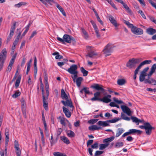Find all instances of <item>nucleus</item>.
I'll return each instance as SVG.
<instances>
[{"label":"nucleus","mask_w":156,"mask_h":156,"mask_svg":"<svg viewBox=\"0 0 156 156\" xmlns=\"http://www.w3.org/2000/svg\"><path fill=\"white\" fill-rule=\"evenodd\" d=\"M141 61L140 58L131 59L126 63V66L130 69H134L136 67V64L139 63Z\"/></svg>","instance_id":"nucleus-3"},{"label":"nucleus","mask_w":156,"mask_h":156,"mask_svg":"<svg viewBox=\"0 0 156 156\" xmlns=\"http://www.w3.org/2000/svg\"><path fill=\"white\" fill-rule=\"evenodd\" d=\"M51 145L52 146L56 142V141L57 140V138L56 137H51Z\"/></svg>","instance_id":"nucleus-42"},{"label":"nucleus","mask_w":156,"mask_h":156,"mask_svg":"<svg viewBox=\"0 0 156 156\" xmlns=\"http://www.w3.org/2000/svg\"><path fill=\"white\" fill-rule=\"evenodd\" d=\"M43 97V105L44 108L47 110L48 109V97L44 94V93L42 94Z\"/></svg>","instance_id":"nucleus-17"},{"label":"nucleus","mask_w":156,"mask_h":156,"mask_svg":"<svg viewBox=\"0 0 156 156\" xmlns=\"http://www.w3.org/2000/svg\"><path fill=\"white\" fill-rule=\"evenodd\" d=\"M20 94V92L19 91H16L15 92V93L12 95V97L14 98H16L19 96Z\"/></svg>","instance_id":"nucleus-44"},{"label":"nucleus","mask_w":156,"mask_h":156,"mask_svg":"<svg viewBox=\"0 0 156 156\" xmlns=\"http://www.w3.org/2000/svg\"><path fill=\"white\" fill-rule=\"evenodd\" d=\"M138 12L142 16L143 18H144V19H146V17L145 15L144 14L142 10H140L138 11Z\"/></svg>","instance_id":"nucleus-63"},{"label":"nucleus","mask_w":156,"mask_h":156,"mask_svg":"<svg viewBox=\"0 0 156 156\" xmlns=\"http://www.w3.org/2000/svg\"><path fill=\"white\" fill-rule=\"evenodd\" d=\"M30 26V25L29 24H28L27 26H26V27H25L26 29H25V30L24 31V32L22 34V35L23 36H24L27 33V31H28V30L29 29Z\"/></svg>","instance_id":"nucleus-49"},{"label":"nucleus","mask_w":156,"mask_h":156,"mask_svg":"<svg viewBox=\"0 0 156 156\" xmlns=\"http://www.w3.org/2000/svg\"><path fill=\"white\" fill-rule=\"evenodd\" d=\"M104 152V151H96L94 156H99V155L102 154Z\"/></svg>","instance_id":"nucleus-51"},{"label":"nucleus","mask_w":156,"mask_h":156,"mask_svg":"<svg viewBox=\"0 0 156 156\" xmlns=\"http://www.w3.org/2000/svg\"><path fill=\"white\" fill-rule=\"evenodd\" d=\"M148 69L149 68L148 67H146L141 72L139 76V80L140 82H142L145 80L147 72Z\"/></svg>","instance_id":"nucleus-8"},{"label":"nucleus","mask_w":156,"mask_h":156,"mask_svg":"<svg viewBox=\"0 0 156 156\" xmlns=\"http://www.w3.org/2000/svg\"><path fill=\"white\" fill-rule=\"evenodd\" d=\"M45 87L46 90V95L47 96V97H48L49 95V85L48 84V82L45 83Z\"/></svg>","instance_id":"nucleus-40"},{"label":"nucleus","mask_w":156,"mask_h":156,"mask_svg":"<svg viewBox=\"0 0 156 156\" xmlns=\"http://www.w3.org/2000/svg\"><path fill=\"white\" fill-rule=\"evenodd\" d=\"M39 80L41 83V89L42 94L44 93V89L43 84L42 80V79L41 77L39 78Z\"/></svg>","instance_id":"nucleus-47"},{"label":"nucleus","mask_w":156,"mask_h":156,"mask_svg":"<svg viewBox=\"0 0 156 156\" xmlns=\"http://www.w3.org/2000/svg\"><path fill=\"white\" fill-rule=\"evenodd\" d=\"M21 108L22 111V112L23 115L25 116V117L26 116V102L23 98L21 100Z\"/></svg>","instance_id":"nucleus-14"},{"label":"nucleus","mask_w":156,"mask_h":156,"mask_svg":"<svg viewBox=\"0 0 156 156\" xmlns=\"http://www.w3.org/2000/svg\"><path fill=\"white\" fill-rule=\"evenodd\" d=\"M142 133V131L141 130L135 129H129L128 132L124 133L122 136H126L131 134H136L137 135H139V134Z\"/></svg>","instance_id":"nucleus-6"},{"label":"nucleus","mask_w":156,"mask_h":156,"mask_svg":"<svg viewBox=\"0 0 156 156\" xmlns=\"http://www.w3.org/2000/svg\"><path fill=\"white\" fill-rule=\"evenodd\" d=\"M115 47L113 45L111 44H108L103 50V54L106 56L110 55L111 53L113 51V48Z\"/></svg>","instance_id":"nucleus-5"},{"label":"nucleus","mask_w":156,"mask_h":156,"mask_svg":"<svg viewBox=\"0 0 156 156\" xmlns=\"http://www.w3.org/2000/svg\"><path fill=\"white\" fill-rule=\"evenodd\" d=\"M69 97L68 94H66L64 91L63 89L61 90V97L63 99L66 100L69 99Z\"/></svg>","instance_id":"nucleus-18"},{"label":"nucleus","mask_w":156,"mask_h":156,"mask_svg":"<svg viewBox=\"0 0 156 156\" xmlns=\"http://www.w3.org/2000/svg\"><path fill=\"white\" fill-rule=\"evenodd\" d=\"M77 69V66L74 64L71 66L69 68L66 70L70 74L73 75V76H72L71 77L74 82H75L76 79L77 77L78 72Z\"/></svg>","instance_id":"nucleus-1"},{"label":"nucleus","mask_w":156,"mask_h":156,"mask_svg":"<svg viewBox=\"0 0 156 156\" xmlns=\"http://www.w3.org/2000/svg\"><path fill=\"white\" fill-rule=\"evenodd\" d=\"M131 31L134 34L136 35H141L143 33V31L142 29L138 28L134 26L131 29Z\"/></svg>","instance_id":"nucleus-7"},{"label":"nucleus","mask_w":156,"mask_h":156,"mask_svg":"<svg viewBox=\"0 0 156 156\" xmlns=\"http://www.w3.org/2000/svg\"><path fill=\"white\" fill-rule=\"evenodd\" d=\"M62 109L63 112L65 115L68 118H70L71 115V113L68 109L65 107H63Z\"/></svg>","instance_id":"nucleus-20"},{"label":"nucleus","mask_w":156,"mask_h":156,"mask_svg":"<svg viewBox=\"0 0 156 156\" xmlns=\"http://www.w3.org/2000/svg\"><path fill=\"white\" fill-rule=\"evenodd\" d=\"M146 32L149 34L152 35L156 33V30L153 28H150L147 29Z\"/></svg>","instance_id":"nucleus-23"},{"label":"nucleus","mask_w":156,"mask_h":156,"mask_svg":"<svg viewBox=\"0 0 156 156\" xmlns=\"http://www.w3.org/2000/svg\"><path fill=\"white\" fill-rule=\"evenodd\" d=\"M98 120V119H92L90 120L88 122L90 124H94L97 122Z\"/></svg>","instance_id":"nucleus-58"},{"label":"nucleus","mask_w":156,"mask_h":156,"mask_svg":"<svg viewBox=\"0 0 156 156\" xmlns=\"http://www.w3.org/2000/svg\"><path fill=\"white\" fill-rule=\"evenodd\" d=\"M61 140L65 143L68 144L70 143V142L66 137H61Z\"/></svg>","instance_id":"nucleus-37"},{"label":"nucleus","mask_w":156,"mask_h":156,"mask_svg":"<svg viewBox=\"0 0 156 156\" xmlns=\"http://www.w3.org/2000/svg\"><path fill=\"white\" fill-rule=\"evenodd\" d=\"M154 128L152 127L150 123L148 122L146 128L145 129L146 134L148 135H150L152 132V130L154 129Z\"/></svg>","instance_id":"nucleus-12"},{"label":"nucleus","mask_w":156,"mask_h":156,"mask_svg":"<svg viewBox=\"0 0 156 156\" xmlns=\"http://www.w3.org/2000/svg\"><path fill=\"white\" fill-rule=\"evenodd\" d=\"M89 129L90 130L94 131L96 130H98L100 128L98 127L97 125H92L89 127Z\"/></svg>","instance_id":"nucleus-29"},{"label":"nucleus","mask_w":156,"mask_h":156,"mask_svg":"<svg viewBox=\"0 0 156 156\" xmlns=\"http://www.w3.org/2000/svg\"><path fill=\"white\" fill-rule=\"evenodd\" d=\"M81 29L83 36L85 39H87L89 38L88 34L83 28H81Z\"/></svg>","instance_id":"nucleus-24"},{"label":"nucleus","mask_w":156,"mask_h":156,"mask_svg":"<svg viewBox=\"0 0 156 156\" xmlns=\"http://www.w3.org/2000/svg\"><path fill=\"white\" fill-rule=\"evenodd\" d=\"M120 119H122L128 121H129L130 120V118L126 116L124 113L122 112L121 113V117Z\"/></svg>","instance_id":"nucleus-32"},{"label":"nucleus","mask_w":156,"mask_h":156,"mask_svg":"<svg viewBox=\"0 0 156 156\" xmlns=\"http://www.w3.org/2000/svg\"><path fill=\"white\" fill-rule=\"evenodd\" d=\"M151 62V60H146L142 62V64L143 65L146 64H150Z\"/></svg>","instance_id":"nucleus-53"},{"label":"nucleus","mask_w":156,"mask_h":156,"mask_svg":"<svg viewBox=\"0 0 156 156\" xmlns=\"http://www.w3.org/2000/svg\"><path fill=\"white\" fill-rule=\"evenodd\" d=\"M125 80L124 79H119L117 81V84L119 85H122L125 83Z\"/></svg>","instance_id":"nucleus-35"},{"label":"nucleus","mask_w":156,"mask_h":156,"mask_svg":"<svg viewBox=\"0 0 156 156\" xmlns=\"http://www.w3.org/2000/svg\"><path fill=\"white\" fill-rule=\"evenodd\" d=\"M21 78V76L19 75L16 80L14 86L15 88H17L19 86Z\"/></svg>","instance_id":"nucleus-25"},{"label":"nucleus","mask_w":156,"mask_h":156,"mask_svg":"<svg viewBox=\"0 0 156 156\" xmlns=\"http://www.w3.org/2000/svg\"><path fill=\"white\" fill-rule=\"evenodd\" d=\"M56 6V7L58 8V9L61 12L62 14L63 15V16H66V14L63 8H62L60 5H59L58 4H57Z\"/></svg>","instance_id":"nucleus-31"},{"label":"nucleus","mask_w":156,"mask_h":156,"mask_svg":"<svg viewBox=\"0 0 156 156\" xmlns=\"http://www.w3.org/2000/svg\"><path fill=\"white\" fill-rule=\"evenodd\" d=\"M148 122H145L144 123V125L143 126H139V128L141 129H145L146 128V127L147 126L148 123Z\"/></svg>","instance_id":"nucleus-59"},{"label":"nucleus","mask_w":156,"mask_h":156,"mask_svg":"<svg viewBox=\"0 0 156 156\" xmlns=\"http://www.w3.org/2000/svg\"><path fill=\"white\" fill-rule=\"evenodd\" d=\"M15 149L17 155H18V154H19L20 155L21 154V151L19 147H18V149L15 148Z\"/></svg>","instance_id":"nucleus-61"},{"label":"nucleus","mask_w":156,"mask_h":156,"mask_svg":"<svg viewBox=\"0 0 156 156\" xmlns=\"http://www.w3.org/2000/svg\"><path fill=\"white\" fill-rule=\"evenodd\" d=\"M123 22L124 23H125V24H126V25L129 27L131 29L133 26V25L132 24L130 23L128 21H127L124 20H123Z\"/></svg>","instance_id":"nucleus-43"},{"label":"nucleus","mask_w":156,"mask_h":156,"mask_svg":"<svg viewBox=\"0 0 156 156\" xmlns=\"http://www.w3.org/2000/svg\"><path fill=\"white\" fill-rule=\"evenodd\" d=\"M124 145V143L122 142H117L115 145V147L116 148H119L120 147H122Z\"/></svg>","instance_id":"nucleus-38"},{"label":"nucleus","mask_w":156,"mask_h":156,"mask_svg":"<svg viewBox=\"0 0 156 156\" xmlns=\"http://www.w3.org/2000/svg\"><path fill=\"white\" fill-rule=\"evenodd\" d=\"M121 119L120 118H116L115 119H113L110 120H109V122H110L111 123H114L115 122H116L118 121H119V120H120Z\"/></svg>","instance_id":"nucleus-48"},{"label":"nucleus","mask_w":156,"mask_h":156,"mask_svg":"<svg viewBox=\"0 0 156 156\" xmlns=\"http://www.w3.org/2000/svg\"><path fill=\"white\" fill-rule=\"evenodd\" d=\"M20 34L21 33H20L19 35L17 36V38L14 41L13 44V46H16V45H17L19 37L20 36Z\"/></svg>","instance_id":"nucleus-50"},{"label":"nucleus","mask_w":156,"mask_h":156,"mask_svg":"<svg viewBox=\"0 0 156 156\" xmlns=\"http://www.w3.org/2000/svg\"><path fill=\"white\" fill-rule=\"evenodd\" d=\"M109 19L111 23L115 27V29H118V26L119 25L118 24L116 21L114 19V17L111 15L108 16Z\"/></svg>","instance_id":"nucleus-10"},{"label":"nucleus","mask_w":156,"mask_h":156,"mask_svg":"<svg viewBox=\"0 0 156 156\" xmlns=\"http://www.w3.org/2000/svg\"><path fill=\"white\" fill-rule=\"evenodd\" d=\"M80 71L83 74V76H86L87 75L88 72L85 70L83 67L80 68Z\"/></svg>","instance_id":"nucleus-39"},{"label":"nucleus","mask_w":156,"mask_h":156,"mask_svg":"<svg viewBox=\"0 0 156 156\" xmlns=\"http://www.w3.org/2000/svg\"><path fill=\"white\" fill-rule=\"evenodd\" d=\"M125 9L126 10L127 12L129 14H132V11L127 6V4L125 3L123 5Z\"/></svg>","instance_id":"nucleus-41"},{"label":"nucleus","mask_w":156,"mask_h":156,"mask_svg":"<svg viewBox=\"0 0 156 156\" xmlns=\"http://www.w3.org/2000/svg\"><path fill=\"white\" fill-rule=\"evenodd\" d=\"M59 119H60V122L61 124L62 125L65 126H66V122H69L68 120L66 119L64 117H61L60 116L59 117Z\"/></svg>","instance_id":"nucleus-27"},{"label":"nucleus","mask_w":156,"mask_h":156,"mask_svg":"<svg viewBox=\"0 0 156 156\" xmlns=\"http://www.w3.org/2000/svg\"><path fill=\"white\" fill-rule=\"evenodd\" d=\"M57 39L63 44H65V42L70 43L71 42L75 41V39L73 37L66 34L63 35L62 39L59 37H57Z\"/></svg>","instance_id":"nucleus-2"},{"label":"nucleus","mask_w":156,"mask_h":156,"mask_svg":"<svg viewBox=\"0 0 156 156\" xmlns=\"http://www.w3.org/2000/svg\"><path fill=\"white\" fill-rule=\"evenodd\" d=\"M7 52L5 48L2 50L0 53V71L2 69L6 60Z\"/></svg>","instance_id":"nucleus-4"},{"label":"nucleus","mask_w":156,"mask_h":156,"mask_svg":"<svg viewBox=\"0 0 156 156\" xmlns=\"http://www.w3.org/2000/svg\"><path fill=\"white\" fill-rule=\"evenodd\" d=\"M114 137H110L104 140L103 142L105 143H108L112 141L114 139Z\"/></svg>","instance_id":"nucleus-33"},{"label":"nucleus","mask_w":156,"mask_h":156,"mask_svg":"<svg viewBox=\"0 0 156 156\" xmlns=\"http://www.w3.org/2000/svg\"><path fill=\"white\" fill-rule=\"evenodd\" d=\"M27 4V3L25 2H21L17 4L14 5V7L16 8H19L22 6L25 5Z\"/></svg>","instance_id":"nucleus-34"},{"label":"nucleus","mask_w":156,"mask_h":156,"mask_svg":"<svg viewBox=\"0 0 156 156\" xmlns=\"http://www.w3.org/2000/svg\"><path fill=\"white\" fill-rule=\"evenodd\" d=\"M144 65L143 64H142V63H141L139 65V66L137 67V68L136 69V70H135V71H136V72L138 73L139 70Z\"/></svg>","instance_id":"nucleus-56"},{"label":"nucleus","mask_w":156,"mask_h":156,"mask_svg":"<svg viewBox=\"0 0 156 156\" xmlns=\"http://www.w3.org/2000/svg\"><path fill=\"white\" fill-rule=\"evenodd\" d=\"M134 122L136 123L137 125H138V119L137 117L132 116L131 119Z\"/></svg>","instance_id":"nucleus-46"},{"label":"nucleus","mask_w":156,"mask_h":156,"mask_svg":"<svg viewBox=\"0 0 156 156\" xmlns=\"http://www.w3.org/2000/svg\"><path fill=\"white\" fill-rule=\"evenodd\" d=\"M91 87L97 90H101L103 92L105 91V90L98 84H94L93 85L91 86Z\"/></svg>","instance_id":"nucleus-19"},{"label":"nucleus","mask_w":156,"mask_h":156,"mask_svg":"<svg viewBox=\"0 0 156 156\" xmlns=\"http://www.w3.org/2000/svg\"><path fill=\"white\" fill-rule=\"evenodd\" d=\"M121 108L124 112L126 113L129 116L131 115V111L128 107L126 105H122Z\"/></svg>","instance_id":"nucleus-16"},{"label":"nucleus","mask_w":156,"mask_h":156,"mask_svg":"<svg viewBox=\"0 0 156 156\" xmlns=\"http://www.w3.org/2000/svg\"><path fill=\"white\" fill-rule=\"evenodd\" d=\"M98 54V53L95 51H92L89 52L87 55V56H88L90 58H92L94 56L97 55Z\"/></svg>","instance_id":"nucleus-30"},{"label":"nucleus","mask_w":156,"mask_h":156,"mask_svg":"<svg viewBox=\"0 0 156 156\" xmlns=\"http://www.w3.org/2000/svg\"><path fill=\"white\" fill-rule=\"evenodd\" d=\"M17 54V53H16L12 56V58L9 62V65L7 69V71L9 72L11 71L12 69L13 65L14 62Z\"/></svg>","instance_id":"nucleus-9"},{"label":"nucleus","mask_w":156,"mask_h":156,"mask_svg":"<svg viewBox=\"0 0 156 156\" xmlns=\"http://www.w3.org/2000/svg\"><path fill=\"white\" fill-rule=\"evenodd\" d=\"M98 143L96 142L94 144L91 146L92 148L93 149H97L98 147Z\"/></svg>","instance_id":"nucleus-60"},{"label":"nucleus","mask_w":156,"mask_h":156,"mask_svg":"<svg viewBox=\"0 0 156 156\" xmlns=\"http://www.w3.org/2000/svg\"><path fill=\"white\" fill-rule=\"evenodd\" d=\"M109 144L108 143H105V144H101L100 145L99 149L100 150H103L108 146Z\"/></svg>","instance_id":"nucleus-36"},{"label":"nucleus","mask_w":156,"mask_h":156,"mask_svg":"<svg viewBox=\"0 0 156 156\" xmlns=\"http://www.w3.org/2000/svg\"><path fill=\"white\" fill-rule=\"evenodd\" d=\"M144 65L143 64H142V63H141L139 65V66L137 67V68L136 69V70H135V71H136V72L138 73L139 70Z\"/></svg>","instance_id":"nucleus-54"},{"label":"nucleus","mask_w":156,"mask_h":156,"mask_svg":"<svg viewBox=\"0 0 156 156\" xmlns=\"http://www.w3.org/2000/svg\"><path fill=\"white\" fill-rule=\"evenodd\" d=\"M66 101H61V102L65 106H69L70 108H73L72 101L70 99H68L66 100Z\"/></svg>","instance_id":"nucleus-15"},{"label":"nucleus","mask_w":156,"mask_h":156,"mask_svg":"<svg viewBox=\"0 0 156 156\" xmlns=\"http://www.w3.org/2000/svg\"><path fill=\"white\" fill-rule=\"evenodd\" d=\"M67 135L69 136H74V133L73 131L69 130L67 132Z\"/></svg>","instance_id":"nucleus-45"},{"label":"nucleus","mask_w":156,"mask_h":156,"mask_svg":"<svg viewBox=\"0 0 156 156\" xmlns=\"http://www.w3.org/2000/svg\"><path fill=\"white\" fill-rule=\"evenodd\" d=\"M63 154V153H61L59 152H56L53 153V155L54 156H62Z\"/></svg>","instance_id":"nucleus-57"},{"label":"nucleus","mask_w":156,"mask_h":156,"mask_svg":"<svg viewBox=\"0 0 156 156\" xmlns=\"http://www.w3.org/2000/svg\"><path fill=\"white\" fill-rule=\"evenodd\" d=\"M125 130L122 128H119L117 129L116 131V136H120L124 132Z\"/></svg>","instance_id":"nucleus-26"},{"label":"nucleus","mask_w":156,"mask_h":156,"mask_svg":"<svg viewBox=\"0 0 156 156\" xmlns=\"http://www.w3.org/2000/svg\"><path fill=\"white\" fill-rule=\"evenodd\" d=\"M37 60L36 57H34V73L35 77L36 76L37 72Z\"/></svg>","instance_id":"nucleus-28"},{"label":"nucleus","mask_w":156,"mask_h":156,"mask_svg":"<svg viewBox=\"0 0 156 156\" xmlns=\"http://www.w3.org/2000/svg\"><path fill=\"white\" fill-rule=\"evenodd\" d=\"M114 101L118 104H121L123 103V102L121 100H118L116 98H114L113 99Z\"/></svg>","instance_id":"nucleus-52"},{"label":"nucleus","mask_w":156,"mask_h":156,"mask_svg":"<svg viewBox=\"0 0 156 156\" xmlns=\"http://www.w3.org/2000/svg\"><path fill=\"white\" fill-rule=\"evenodd\" d=\"M15 149L17 155H18V154H19L20 155L21 154V151L19 147H18V149L15 148Z\"/></svg>","instance_id":"nucleus-62"},{"label":"nucleus","mask_w":156,"mask_h":156,"mask_svg":"<svg viewBox=\"0 0 156 156\" xmlns=\"http://www.w3.org/2000/svg\"><path fill=\"white\" fill-rule=\"evenodd\" d=\"M83 79L82 77H80L77 78H76L75 82H76V85L78 87H80L81 82L83 80Z\"/></svg>","instance_id":"nucleus-22"},{"label":"nucleus","mask_w":156,"mask_h":156,"mask_svg":"<svg viewBox=\"0 0 156 156\" xmlns=\"http://www.w3.org/2000/svg\"><path fill=\"white\" fill-rule=\"evenodd\" d=\"M156 69V64H154L152 66L151 70V71H152L154 72L155 71V70Z\"/></svg>","instance_id":"nucleus-64"},{"label":"nucleus","mask_w":156,"mask_h":156,"mask_svg":"<svg viewBox=\"0 0 156 156\" xmlns=\"http://www.w3.org/2000/svg\"><path fill=\"white\" fill-rule=\"evenodd\" d=\"M109 120L106 121H99L98 122V124L100 126H106L109 125Z\"/></svg>","instance_id":"nucleus-21"},{"label":"nucleus","mask_w":156,"mask_h":156,"mask_svg":"<svg viewBox=\"0 0 156 156\" xmlns=\"http://www.w3.org/2000/svg\"><path fill=\"white\" fill-rule=\"evenodd\" d=\"M90 22L92 24L93 27L94 29L95 32L96 34L97 37L99 38L100 37V34L99 30L95 23L93 20H90Z\"/></svg>","instance_id":"nucleus-11"},{"label":"nucleus","mask_w":156,"mask_h":156,"mask_svg":"<svg viewBox=\"0 0 156 156\" xmlns=\"http://www.w3.org/2000/svg\"><path fill=\"white\" fill-rule=\"evenodd\" d=\"M111 96L110 94L105 95L102 98H101L100 101L105 103H108L111 101Z\"/></svg>","instance_id":"nucleus-13"},{"label":"nucleus","mask_w":156,"mask_h":156,"mask_svg":"<svg viewBox=\"0 0 156 156\" xmlns=\"http://www.w3.org/2000/svg\"><path fill=\"white\" fill-rule=\"evenodd\" d=\"M144 65L143 64H142V63H141L139 65V66L137 67V68L136 69V70H135V71H136V72L138 73L139 70Z\"/></svg>","instance_id":"nucleus-55"}]
</instances>
